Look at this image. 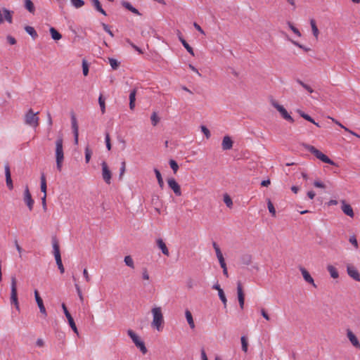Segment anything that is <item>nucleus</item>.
I'll return each mask as SVG.
<instances>
[{"mask_svg": "<svg viewBox=\"0 0 360 360\" xmlns=\"http://www.w3.org/2000/svg\"><path fill=\"white\" fill-rule=\"evenodd\" d=\"M300 271L302 273V275L304 279V281L310 284H311L314 288H316V285L314 283V281L313 278L311 276L309 273L304 269L301 268Z\"/></svg>", "mask_w": 360, "mask_h": 360, "instance_id": "22", "label": "nucleus"}, {"mask_svg": "<svg viewBox=\"0 0 360 360\" xmlns=\"http://www.w3.org/2000/svg\"><path fill=\"white\" fill-rule=\"evenodd\" d=\"M124 262L127 266H129L131 269H134V262L131 256H129V255L125 256L124 259Z\"/></svg>", "mask_w": 360, "mask_h": 360, "instance_id": "36", "label": "nucleus"}, {"mask_svg": "<svg viewBox=\"0 0 360 360\" xmlns=\"http://www.w3.org/2000/svg\"><path fill=\"white\" fill-rule=\"evenodd\" d=\"M34 296H35V300H36V302L37 303V305H38V307L39 308L40 312L41 314H44V316H46V311L45 307L44 305L43 300L40 297V296L39 295V293H38V292L37 290L34 291Z\"/></svg>", "mask_w": 360, "mask_h": 360, "instance_id": "21", "label": "nucleus"}, {"mask_svg": "<svg viewBox=\"0 0 360 360\" xmlns=\"http://www.w3.org/2000/svg\"><path fill=\"white\" fill-rule=\"evenodd\" d=\"M347 335L352 345L356 348L360 349V343L356 335L352 333V331L350 330H347Z\"/></svg>", "mask_w": 360, "mask_h": 360, "instance_id": "20", "label": "nucleus"}, {"mask_svg": "<svg viewBox=\"0 0 360 360\" xmlns=\"http://www.w3.org/2000/svg\"><path fill=\"white\" fill-rule=\"evenodd\" d=\"M156 243H157L158 247L161 250L162 252L165 255H166V256L169 255L168 248H167L166 244L165 243V242L163 241V240L162 238L157 239Z\"/></svg>", "mask_w": 360, "mask_h": 360, "instance_id": "23", "label": "nucleus"}, {"mask_svg": "<svg viewBox=\"0 0 360 360\" xmlns=\"http://www.w3.org/2000/svg\"><path fill=\"white\" fill-rule=\"evenodd\" d=\"M224 202L228 207H231L233 205L232 200L228 194L224 195Z\"/></svg>", "mask_w": 360, "mask_h": 360, "instance_id": "44", "label": "nucleus"}, {"mask_svg": "<svg viewBox=\"0 0 360 360\" xmlns=\"http://www.w3.org/2000/svg\"><path fill=\"white\" fill-rule=\"evenodd\" d=\"M13 11L6 8H0V24L7 22L9 24L13 22Z\"/></svg>", "mask_w": 360, "mask_h": 360, "instance_id": "7", "label": "nucleus"}, {"mask_svg": "<svg viewBox=\"0 0 360 360\" xmlns=\"http://www.w3.org/2000/svg\"><path fill=\"white\" fill-rule=\"evenodd\" d=\"M169 166L173 170L174 173L176 174L179 169V165L177 162L174 160H170L169 162Z\"/></svg>", "mask_w": 360, "mask_h": 360, "instance_id": "43", "label": "nucleus"}, {"mask_svg": "<svg viewBox=\"0 0 360 360\" xmlns=\"http://www.w3.org/2000/svg\"><path fill=\"white\" fill-rule=\"evenodd\" d=\"M160 117H158L156 112H153L150 116L151 124L153 126H156L160 122Z\"/></svg>", "mask_w": 360, "mask_h": 360, "instance_id": "38", "label": "nucleus"}, {"mask_svg": "<svg viewBox=\"0 0 360 360\" xmlns=\"http://www.w3.org/2000/svg\"><path fill=\"white\" fill-rule=\"evenodd\" d=\"M50 33L54 40H59L62 38V35L53 27L50 28Z\"/></svg>", "mask_w": 360, "mask_h": 360, "instance_id": "34", "label": "nucleus"}, {"mask_svg": "<svg viewBox=\"0 0 360 360\" xmlns=\"http://www.w3.org/2000/svg\"><path fill=\"white\" fill-rule=\"evenodd\" d=\"M82 70L84 76H86L89 73V65L85 60L82 61Z\"/></svg>", "mask_w": 360, "mask_h": 360, "instance_id": "50", "label": "nucleus"}, {"mask_svg": "<svg viewBox=\"0 0 360 360\" xmlns=\"http://www.w3.org/2000/svg\"><path fill=\"white\" fill-rule=\"evenodd\" d=\"M16 278L15 276L11 277V301L13 303L16 308L18 309V302L17 295V287H16Z\"/></svg>", "mask_w": 360, "mask_h": 360, "instance_id": "8", "label": "nucleus"}, {"mask_svg": "<svg viewBox=\"0 0 360 360\" xmlns=\"http://www.w3.org/2000/svg\"><path fill=\"white\" fill-rule=\"evenodd\" d=\"M61 307H62L63 312L68 319V323H69L70 328L76 334H78V330H77V328L75 323V321H74L73 318L72 317L71 314H70V312L68 311L65 304L64 303H63Z\"/></svg>", "mask_w": 360, "mask_h": 360, "instance_id": "10", "label": "nucleus"}, {"mask_svg": "<svg viewBox=\"0 0 360 360\" xmlns=\"http://www.w3.org/2000/svg\"><path fill=\"white\" fill-rule=\"evenodd\" d=\"M167 184L176 196L181 195V186L174 178H169L167 179Z\"/></svg>", "mask_w": 360, "mask_h": 360, "instance_id": "11", "label": "nucleus"}, {"mask_svg": "<svg viewBox=\"0 0 360 360\" xmlns=\"http://www.w3.org/2000/svg\"><path fill=\"white\" fill-rule=\"evenodd\" d=\"M84 1H70L71 6L75 8H79L84 6Z\"/></svg>", "mask_w": 360, "mask_h": 360, "instance_id": "53", "label": "nucleus"}, {"mask_svg": "<svg viewBox=\"0 0 360 360\" xmlns=\"http://www.w3.org/2000/svg\"><path fill=\"white\" fill-rule=\"evenodd\" d=\"M179 39L181 42L182 45L184 46V47L187 50V51L192 56H194V52L192 47L186 42V41L180 34L179 35Z\"/></svg>", "mask_w": 360, "mask_h": 360, "instance_id": "26", "label": "nucleus"}, {"mask_svg": "<svg viewBox=\"0 0 360 360\" xmlns=\"http://www.w3.org/2000/svg\"><path fill=\"white\" fill-rule=\"evenodd\" d=\"M102 27L103 28V30L107 32L112 37H114V34L112 32V31L110 30L109 26L105 23H102Z\"/></svg>", "mask_w": 360, "mask_h": 360, "instance_id": "56", "label": "nucleus"}, {"mask_svg": "<svg viewBox=\"0 0 360 360\" xmlns=\"http://www.w3.org/2000/svg\"><path fill=\"white\" fill-rule=\"evenodd\" d=\"M332 121L335 123L337 125H338L339 127H340L341 128H342L345 131L350 133L351 134L358 137L360 139V135L357 134L356 133H355L354 131L349 129L347 127H346L345 126L342 125L339 121H338L337 120L334 119V118H332V117H330Z\"/></svg>", "mask_w": 360, "mask_h": 360, "instance_id": "25", "label": "nucleus"}, {"mask_svg": "<svg viewBox=\"0 0 360 360\" xmlns=\"http://www.w3.org/2000/svg\"><path fill=\"white\" fill-rule=\"evenodd\" d=\"M101 167H102L103 179L107 184H110L111 183V177H112L111 171L110 170V169L105 162H103L101 163Z\"/></svg>", "mask_w": 360, "mask_h": 360, "instance_id": "9", "label": "nucleus"}, {"mask_svg": "<svg viewBox=\"0 0 360 360\" xmlns=\"http://www.w3.org/2000/svg\"><path fill=\"white\" fill-rule=\"evenodd\" d=\"M268 210L272 216H276V210L271 201L269 199L267 202Z\"/></svg>", "mask_w": 360, "mask_h": 360, "instance_id": "46", "label": "nucleus"}, {"mask_svg": "<svg viewBox=\"0 0 360 360\" xmlns=\"http://www.w3.org/2000/svg\"><path fill=\"white\" fill-rule=\"evenodd\" d=\"M92 151L89 146L85 148V160L86 162L88 163L90 161L91 157Z\"/></svg>", "mask_w": 360, "mask_h": 360, "instance_id": "45", "label": "nucleus"}, {"mask_svg": "<svg viewBox=\"0 0 360 360\" xmlns=\"http://www.w3.org/2000/svg\"><path fill=\"white\" fill-rule=\"evenodd\" d=\"M71 125L73 134L79 133V127L77 124V118L75 115H72L71 116Z\"/></svg>", "mask_w": 360, "mask_h": 360, "instance_id": "28", "label": "nucleus"}, {"mask_svg": "<svg viewBox=\"0 0 360 360\" xmlns=\"http://www.w3.org/2000/svg\"><path fill=\"white\" fill-rule=\"evenodd\" d=\"M151 314L153 321L151 322L152 328L156 329L158 331H161L164 324V316L160 307H153L151 309Z\"/></svg>", "mask_w": 360, "mask_h": 360, "instance_id": "1", "label": "nucleus"}, {"mask_svg": "<svg viewBox=\"0 0 360 360\" xmlns=\"http://www.w3.org/2000/svg\"><path fill=\"white\" fill-rule=\"evenodd\" d=\"M217 259L221 267L226 265L223 255L221 256L217 257Z\"/></svg>", "mask_w": 360, "mask_h": 360, "instance_id": "63", "label": "nucleus"}, {"mask_svg": "<svg viewBox=\"0 0 360 360\" xmlns=\"http://www.w3.org/2000/svg\"><path fill=\"white\" fill-rule=\"evenodd\" d=\"M75 289H76V291H77V295H78V297L79 298L80 302H84V296H83L82 290H81L79 284L75 283Z\"/></svg>", "mask_w": 360, "mask_h": 360, "instance_id": "42", "label": "nucleus"}, {"mask_svg": "<svg viewBox=\"0 0 360 360\" xmlns=\"http://www.w3.org/2000/svg\"><path fill=\"white\" fill-rule=\"evenodd\" d=\"M271 104L280 112L283 119L289 121L291 123L294 122V119L290 115V114L283 105H280L274 99L271 101Z\"/></svg>", "mask_w": 360, "mask_h": 360, "instance_id": "6", "label": "nucleus"}, {"mask_svg": "<svg viewBox=\"0 0 360 360\" xmlns=\"http://www.w3.org/2000/svg\"><path fill=\"white\" fill-rule=\"evenodd\" d=\"M5 176H6V182L8 188L11 190L13 188V181L11 176L10 167L8 164L5 165Z\"/></svg>", "mask_w": 360, "mask_h": 360, "instance_id": "19", "label": "nucleus"}, {"mask_svg": "<svg viewBox=\"0 0 360 360\" xmlns=\"http://www.w3.org/2000/svg\"><path fill=\"white\" fill-rule=\"evenodd\" d=\"M233 141L229 136H224L221 142V148L224 150H228L232 148Z\"/></svg>", "mask_w": 360, "mask_h": 360, "instance_id": "17", "label": "nucleus"}, {"mask_svg": "<svg viewBox=\"0 0 360 360\" xmlns=\"http://www.w3.org/2000/svg\"><path fill=\"white\" fill-rule=\"evenodd\" d=\"M7 41L11 45H14L16 43L15 39L11 36L7 37Z\"/></svg>", "mask_w": 360, "mask_h": 360, "instance_id": "64", "label": "nucleus"}, {"mask_svg": "<svg viewBox=\"0 0 360 360\" xmlns=\"http://www.w3.org/2000/svg\"><path fill=\"white\" fill-rule=\"evenodd\" d=\"M202 132L205 134L207 139H209L211 136V134L210 130L204 125L200 127Z\"/></svg>", "mask_w": 360, "mask_h": 360, "instance_id": "51", "label": "nucleus"}, {"mask_svg": "<svg viewBox=\"0 0 360 360\" xmlns=\"http://www.w3.org/2000/svg\"><path fill=\"white\" fill-rule=\"evenodd\" d=\"M94 8L104 15H106L105 11L102 8L100 1H94Z\"/></svg>", "mask_w": 360, "mask_h": 360, "instance_id": "47", "label": "nucleus"}, {"mask_svg": "<svg viewBox=\"0 0 360 360\" xmlns=\"http://www.w3.org/2000/svg\"><path fill=\"white\" fill-rule=\"evenodd\" d=\"M349 241L354 246L356 249L358 248V242L354 236H352L349 237Z\"/></svg>", "mask_w": 360, "mask_h": 360, "instance_id": "55", "label": "nucleus"}, {"mask_svg": "<svg viewBox=\"0 0 360 360\" xmlns=\"http://www.w3.org/2000/svg\"><path fill=\"white\" fill-rule=\"evenodd\" d=\"M98 103L101 108V111L102 114H104L105 112V99L103 98L102 95H100L98 98Z\"/></svg>", "mask_w": 360, "mask_h": 360, "instance_id": "40", "label": "nucleus"}, {"mask_svg": "<svg viewBox=\"0 0 360 360\" xmlns=\"http://www.w3.org/2000/svg\"><path fill=\"white\" fill-rule=\"evenodd\" d=\"M109 63L114 70L117 69L118 67V62L114 58H109Z\"/></svg>", "mask_w": 360, "mask_h": 360, "instance_id": "54", "label": "nucleus"}, {"mask_svg": "<svg viewBox=\"0 0 360 360\" xmlns=\"http://www.w3.org/2000/svg\"><path fill=\"white\" fill-rule=\"evenodd\" d=\"M41 191L44 193L43 196H46V176L44 174H41V186H40Z\"/></svg>", "mask_w": 360, "mask_h": 360, "instance_id": "29", "label": "nucleus"}, {"mask_svg": "<svg viewBox=\"0 0 360 360\" xmlns=\"http://www.w3.org/2000/svg\"><path fill=\"white\" fill-rule=\"evenodd\" d=\"M287 25L288 26V27L293 32V33L297 36L298 37H300L302 36L300 32L299 31V30L297 28H296L293 25L292 23H291L290 22H287Z\"/></svg>", "mask_w": 360, "mask_h": 360, "instance_id": "39", "label": "nucleus"}, {"mask_svg": "<svg viewBox=\"0 0 360 360\" xmlns=\"http://www.w3.org/2000/svg\"><path fill=\"white\" fill-rule=\"evenodd\" d=\"M124 172H125V162L123 161L121 163V167L120 169V178H122V176H123Z\"/></svg>", "mask_w": 360, "mask_h": 360, "instance_id": "58", "label": "nucleus"}, {"mask_svg": "<svg viewBox=\"0 0 360 360\" xmlns=\"http://www.w3.org/2000/svg\"><path fill=\"white\" fill-rule=\"evenodd\" d=\"M83 276L84 277V279L86 282H89L91 281V278L89 275L88 271L86 269H84L83 270Z\"/></svg>", "mask_w": 360, "mask_h": 360, "instance_id": "61", "label": "nucleus"}, {"mask_svg": "<svg viewBox=\"0 0 360 360\" xmlns=\"http://www.w3.org/2000/svg\"><path fill=\"white\" fill-rule=\"evenodd\" d=\"M302 146L306 150L311 152L312 154H314L316 156V158L321 160L322 162H323L325 163L330 164L331 165H335V163L333 160H331L328 156L324 155L323 153H321L320 150L316 149L315 147H314L311 145L307 144V143H303Z\"/></svg>", "mask_w": 360, "mask_h": 360, "instance_id": "4", "label": "nucleus"}, {"mask_svg": "<svg viewBox=\"0 0 360 360\" xmlns=\"http://www.w3.org/2000/svg\"><path fill=\"white\" fill-rule=\"evenodd\" d=\"M39 112H34L32 109H29L25 115L24 121L25 124L30 127L36 129L39 126V118L38 117Z\"/></svg>", "mask_w": 360, "mask_h": 360, "instance_id": "5", "label": "nucleus"}, {"mask_svg": "<svg viewBox=\"0 0 360 360\" xmlns=\"http://www.w3.org/2000/svg\"><path fill=\"white\" fill-rule=\"evenodd\" d=\"M241 340V345H242V349L245 352H247L248 351V342L245 336H242L240 338Z\"/></svg>", "mask_w": 360, "mask_h": 360, "instance_id": "48", "label": "nucleus"}, {"mask_svg": "<svg viewBox=\"0 0 360 360\" xmlns=\"http://www.w3.org/2000/svg\"><path fill=\"white\" fill-rule=\"evenodd\" d=\"M240 262L243 264L249 265L252 262V256L248 254L243 255L240 257Z\"/></svg>", "mask_w": 360, "mask_h": 360, "instance_id": "32", "label": "nucleus"}, {"mask_svg": "<svg viewBox=\"0 0 360 360\" xmlns=\"http://www.w3.org/2000/svg\"><path fill=\"white\" fill-rule=\"evenodd\" d=\"M52 246H53V250L54 257H55L57 265L63 264L62 259H61V256H60V252L59 245H58V243L56 239H55V238L53 239Z\"/></svg>", "mask_w": 360, "mask_h": 360, "instance_id": "13", "label": "nucleus"}, {"mask_svg": "<svg viewBox=\"0 0 360 360\" xmlns=\"http://www.w3.org/2000/svg\"><path fill=\"white\" fill-rule=\"evenodd\" d=\"M218 295H219V299L221 300V301L223 302V304L224 305V307H226L227 300H226V297L225 294L224 292V290L218 292Z\"/></svg>", "mask_w": 360, "mask_h": 360, "instance_id": "49", "label": "nucleus"}, {"mask_svg": "<svg viewBox=\"0 0 360 360\" xmlns=\"http://www.w3.org/2000/svg\"><path fill=\"white\" fill-rule=\"evenodd\" d=\"M154 172L155 174L160 187L162 188L164 187V181L160 171L158 169H154Z\"/></svg>", "mask_w": 360, "mask_h": 360, "instance_id": "35", "label": "nucleus"}, {"mask_svg": "<svg viewBox=\"0 0 360 360\" xmlns=\"http://www.w3.org/2000/svg\"><path fill=\"white\" fill-rule=\"evenodd\" d=\"M25 7L29 12L34 13L35 8L33 1H25Z\"/></svg>", "mask_w": 360, "mask_h": 360, "instance_id": "41", "label": "nucleus"}, {"mask_svg": "<svg viewBox=\"0 0 360 360\" xmlns=\"http://www.w3.org/2000/svg\"><path fill=\"white\" fill-rule=\"evenodd\" d=\"M123 6L128 10L131 11L132 13L136 15H140L138 10L133 7L132 5L129 1H123Z\"/></svg>", "mask_w": 360, "mask_h": 360, "instance_id": "37", "label": "nucleus"}, {"mask_svg": "<svg viewBox=\"0 0 360 360\" xmlns=\"http://www.w3.org/2000/svg\"><path fill=\"white\" fill-rule=\"evenodd\" d=\"M52 246H53V250L54 257H55L57 265L63 264L62 259H61V256H60V252L59 245H58V243L56 239H55V238L53 239Z\"/></svg>", "mask_w": 360, "mask_h": 360, "instance_id": "12", "label": "nucleus"}, {"mask_svg": "<svg viewBox=\"0 0 360 360\" xmlns=\"http://www.w3.org/2000/svg\"><path fill=\"white\" fill-rule=\"evenodd\" d=\"M25 30L26 31V32L30 34L32 39H35L37 37H38V34L37 33V32L35 31V30L34 29V27H31V26H25Z\"/></svg>", "mask_w": 360, "mask_h": 360, "instance_id": "31", "label": "nucleus"}, {"mask_svg": "<svg viewBox=\"0 0 360 360\" xmlns=\"http://www.w3.org/2000/svg\"><path fill=\"white\" fill-rule=\"evenodd\" d=\"M296 82L298 84H300L302 88H304L309 94L314 93V91L312 89V87L311 86H309V84L303 82L301 79H296Z\"/></svg>", "mask_w": 360, "mask_h": 360, "instance_id": "30", "label": "nucleus"}, {"mask_svg": "<svg viewBox=\"0 0 360 360\" xmlns=\"http://www.w3.org/2000/svg\"><path fill=\"white\" fill-rule=\"evenodd\" d=\"M185 316H186V321H187L190 328L191 329H194L195 328V325L194 323V320H193L192 314L188 309H186L185 311Z\"/></svg>", "mask_w": 360, "mask_h": 360, "instance_id": "24", "label": "nucleus"}, {"mask_svg": "<svg viewBox=\"0 0 360 360\" xmlns=\"http://www.w3.org/2000/svg\"><path fill=\"white\" fill-rule=\"evenodd\" d=\"M141 275H142V278L143 280H146V281L150 280V276H149L148 271L146 268L142 269Z\"/></svg>", "mask_w": 360, "mask_h": 360, "instance_id": "52", "label": "nucleus"}, {"mask_svg": "<svg viewBox=\"0 0 360 360\" xmlns=\"http://www.w3.org/2000/svg\"><path fill=\"white\" fill-rule=\"evenodd\" d=\"M105 141L106 148H108V150H110L111 149V144L110 142V136L108 134H105Z\"/></svg>", "mask_w": 360, "mask_h": 360, "instance_id": "57", "label": "nucleus"}, {"mask_svg": "<svg viewBox=\"0 0 360 360\" xmlns=\"http://www.w3.org/2000/svg\"><path fill=\"white\" fill-rule=\"evenodd\" d=\"M327 270L333 278H338L339 277V273L338 270L333 265H328Z\"/></svg>", "mask_w": 360, "mask_h": 360, "instance_id": "27", "label": "nucleus"}, {"mask_svg": "<svg viewBox=\"0 0 360 360\" xmlns=\"http://www.w3.org/2000/svg\"><path fill=\"white\" fill-rule=\"evenodd\" d=\"M304 119L313 123L314 124H315L316 126H317L319 127H320L319 123L316 122L314 121V120L311 117H310L309 115H307V116H304Z\"/></svg>", "mask_w": 360, "mask_h": 360, "instance_id": "59", "label": "nucleus"}, {"mask_svg": "<svg viewBox=\"0 0 360 360\" xmlns=\"http://www.w3.org/2000/svg\"><path fill=\"white\" fill-rule=\"evenodd\" d=\"M310 25H311V27L313 34L317 39L318 37H319V29H318V27H317V26L316 25L315 20L311 19L310 20Z\"/></svg>", "mask_w": 360, "mask_h": 360, "instance_id": "33", "label": "nucleus"}, {"mask_svg": "<svg viewBox=\"0 0 360 360\" xmlns=\"http://www.w3.org/2000/svg\"><path fill=\"white\" fill-rule=\"evenodd\" d=\"M341 203H342V212L347 216L350 217H354V211H353V209L352 207H351L350 205L346 203V202L345 200H342L341 201Z\"/></svg>", "mask_w": 360, "mask_h": 360, "instance_id": "18", "label": "nucleus"}, {"mask_svg": "<svg viewBox=\"0 0 360 360\" xmlns=\"http://www.w3.org/2000/svg\"><path fill=\"white\" fill-rule=\"evenodd\" d=\"M237 294H238V300L240 307L243 309L244 307L245 297H244L242 285L240 282H238L237 284Z\"/></svg>", "mask_w": 360, "mask_h": 360, "instance_id": "16", "label": "nucleus"}, {"mask_svg": "<svg viewBox=\"0 0 360 360\" xmlns=\"http://www.w3.org/2000/svg\"><path fill=\"white\" fill-rule=\"evenodd\" d=\"M136 90L134 89L131 91L129 94V101H135L136 100Z\"/></svg>", "mask_w": 360, "mask_h": 360, "instance_id": "62", "label": "nucleus"}, {"mask_svg": "<svg viewBox=\"0 0 360 360\" xmlns=\"http://www.w3.org/2000/svg\"><path fill=\"white\" fill-rule=\"evenodd\" d=\"M127 335L131 339L135 346L140 350L143 354L148 352V349L145 345L143 340L134 330L129 329L127 330Z\"/></svg>", "mask_w": 360, "mask_h": 360, "instance_id": "3", "label": "nucleus"}, {"mask_svg": "<svg viewBox=\"0 0 360 360\" xmlns=\"http://www.w3.org/2000/svg\"><path fill=\"white\" fill-rule=\"evenodd\" d=\"M347 271L348 275L356 281H360V274L358 270L352 265L347 266Z\"/></svg>", "mask_w": 360, "mask_h": 360, "instance_id": "14", "label": "nucleus"}, {"mask_svg": "<svg viewBox=\"0 0 360 360\" xmlns=\"http://www.w3.org/2000/svg\"><path fill=\"white\" fill-rule=\"evenodd\" d=\"M24 201L27 205L30 210H32L34 205V200L32 198V195L30 193L28 186H26L24 191Z\"/></svg>", "mask_w": 360, "mask_h": 360, "instance_id": "15", "label": "nucleus"}, {"mask_svg": "<svg viewBox=\"0 0 360 360\" xmlns=\"http://www.w3.org/2000/svg\"><path fill=\"white\" fill-rule=\"evenodd\" d=\"M63 139L61 136H58L56 141V167L57 169L60 172L63 167V162L64 160V153H63Z\"/></svg>", "mask_w": 360, "mask_h": 360, "instance_id": "2", "label": "nucleus"}, {"mask_svg": "<svg viewBox=\"0 0 360 360\" xmlns=\"http://www.w3.org/2000/svg\"><path fill=\"white\" fill-rule=\"evenodd\" d=\"M260 312H261V314L262 316L266 320V321H270V316L269 315L267 314V312L266 311V310L264 309H262L260 310Z\"/></svg>", "mask_w": 360, "mask_h": 360, "instance_id": "60", "label": "nucleus"}]
</instances>
